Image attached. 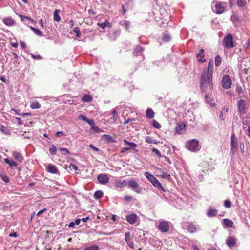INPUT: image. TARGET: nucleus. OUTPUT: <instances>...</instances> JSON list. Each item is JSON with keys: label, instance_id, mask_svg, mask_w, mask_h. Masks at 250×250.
Segmentation results:
<instances>
[{"label": "nucleus", "instance_id": "obj_2", "mask_svg": "<svg viewBox=\"0 0 250 250\" xmlns=\"http://www.w3.org/2000/svg\"><path fill=\"white\" fill-rule=\"evenodd\" d=\"M212 6L213 8V11L218 14L223 13L227 7L226 3L224 2H220L218 1H215L212 2Z\"/></svg>", "mask_w": 250, "mask_h": 250}, {"label": "nucleus", "instance_id": "obj_13", "mask_svg": "<svg viewBox=\"0 0 250 250\" xmlns=\"http://www.w3.org/2000/svg\"><path fill=\"white\" fill-rule=\"evenodd\" d=\"M46 170L51 174H58L59 173L56 166L54 165L49 164L46 167Z\"/></svg>", "mask_w": 250, "mask_h": 250}, {"label": "nucleus", "instance_id": "obj_35", "mask_svg": "<svg viewBox=\"0 0 250 250\" xmlns=\"http://www.w3.org/2000/svg\"><path fill=\"white\" fill-rule=\"evenodd\" d=\"M21 19L22 21H23L25 19L26 20H28L29 21H32L33 22H35V21L33 20L31 17L26 16H23V15H20Z\"/></svg>", "mask_w": 250, "mask_h": 250}, {"label": "nucleus", "instance_id": "obj_26", "mask_svg": "<svg viewBox=\"0 0 250 250\" xmlns=\"http://www.w3.org/2000/svg\"><path fill=\"white\" fill-rule=\"evenodd\" d=\"M217 210L215 209H211L209 210L208 213L207 215L209 217L215 216L217 215Z\"/></svg>", "mask_w": 250, "mask_h": 250}, {"label": "nucleus", "instance_id": "obj_23", "mask_svg": "<svg viewBox=\"0 0 250 250\" xmlns=\"http://www.w3.org/2000/svg\"><path fill=\"white\" fill-rule=\"evenodd\" d=\"M223 224L227 227H232L233 225V222L230 219H224L223 220Z\"/></svg>", "mask_w": 250, "mask_h": 250}, {"label": "nucleus", "instance_id": "obj_30", "mask_svg": "<svg viewBox=\"0 0 250 250\" xmlns=\"http://www.w3.org/2000/svg\"><path fill=\"white\" fill-rule=\"evenodd\" d=\"M120 25L125 27L126 30H128L129 28L130 23L127 21H123L120 22Z\"/></svg>", "mask_w": 250, "mask_h": 250}, {"label": "nucleus", "instance_id": "obj_46", "mask_svg": "<svg viewBox=\"0 0 250 250\" xmlns=\"http://www.w3.org/2000/svg\"><path fill=\"white\" fill-rule=\"evenodd\" d=\"M130 232H126L125 235V240L126 242H127L130 240Z\"/></svg>", "mask_w": 250, "mask_h": 250}, {"label": "nucleus", "instance_id": "obj_28", "mask_svg": "<svg viewBox=\"0 0 250 250\" xmlns=\"http://www.w3.org/2000/svg\"><path fill=\"white\" fill-rule=\"evenodd\" d=\"M222 62V59L219 55H217L215 58V65L216 67L220 65Z\"/></svg>", "mask_w": 250, "mask_h": 250}, {"label": "nucleus", "instance_id": "obj_8", "mask_svg": "<svg viewBox=\"0 0 250 250\" xmlns=\"http://www.w3.org/2000/svg\"><path fill=\"white\" fill-rule=\"evenodd\" d=\"M127 184L128 187L136 193H141L142 192V188L140 187L138 184L134 180H129Z\"/></svg>", "mask_w": 250, "mask_h": 250}, {"label": "nucleus", "instance_id": "obj_3", "mask_svg": "<svg viewBox=\"0 0 250 250\" xmlns=\"http://www.w3.org/2000/svg\"><path fill=\"white\" fill-rule=\"evenodd\" d=\"M145 175L151 182L154 186L156 187L159 189H160L162 191H165L162 184L154 176L148 172H146L145 173Z\"/></svg>", "mask_w": 250, "mask_h": 250}, {"label": "nucleus", "instance_id": "obj_36", "mask_svg": "<svg viewBox=\"0 0 250 250\" xmlns=\"http://www.w3.org/2000/svg\"><path fill=\"white\" fill-rule=\"evenodd\" d=\"M73 31L76 33V37L78 38H80L81 36V33L80 32V30L79 27H75Z\"/></svg>", "mask_w": 250, "mask_h": 250}, {"label": "nucleus", "instance_id": "obj_44", "mask_svg": "<svg viewBox=\"0 0 250 250\" xmlns=\"http://www.w3.org/2000/svg\"><path fill=\"white\" fill-rule=\"evenodd\" d=\"M224 206L228 208H230L231 207V203L229 200H225L224 201Z\"/></svg>", "mask_w": 250, "mask_h": 250}, {"label": "nucleus", "instance_id": "obj_27", "mask_svg": "<svg viewBox=\"0 0 250 250\" xmlns=\"http://www.w3.org/2000/svg\"><path fill=\"white\" fill-rule=\"evenodd\" d=\"M30 107L32 109H39L41 107V105L38 102H32L31 103Z\"/></svg>", "mask_w": 250, "mask_h": 250}, {"label": "nucleus", "instance_id": "obj_10", "mask_svg": "<svg viewBox=\"0 0 250 250\" xmlns=\"http://www.w3.org/2000/svg\"><path fill=\"white\" fill-rule=\"evenodd\" d=\"M97 180L102 185L107 184L109 181L107 175L105 173H102L98 175Z\"/></svg>", "mask_w": 250, "mask_h": 250}, {"label": "nucleus", "instance_id": "obj_56", "mask_svg": "<svg viewBox=\"0 0 250 250\" xmlns=\"http://www.w3.org/2000/svg\"><path fill=\"white\" fill-rule=\"evenodd\" d=\"M127 244L128 245V246L131 248H134V243L131 241L130 240L129 241H128L127 242H126Z\"/></svg>", "mask_w": 250, "mask_h": 250}, {"label": "nucleus", "instance_id": "obj_4", "mask_svg": "<svg viewBox=\"0 0 250 250\" xmlns=\"http://www.w3.org/2000/svg\"><path fill=\"white\" fill-rule=\"evenodd\" d=\"M223 45L227 48H232L235 46L232 34L229 33L224 37L223 40Z\"/></svg>", "mask_w": 250, "mask_h": 250}, {"label": "nucleus", "instance_id": "obj_19", "mask_svg": "<svg viewBox=\"0 0 250 250\" xmlns=\"http://www.w3.org/2000/svg\"><path fill=\"white\" fill-rule=\"evenodd\" d=\"M185 127V125L183 123L178 124L175 127V132L177 134H181Z\"/></svg>", "mask_w": 250, "mask_h": 250}, {"label": "nucleus", "instance_id": "obj_49", "mask_svg": "<svg viewBox=\"0 0 250 250\" xmlns=\"http://www.w3.org/2000/svg\"><path fill=\"white\" fill-rule=\"evenodd\" d=\"M146 141L148 143H155L154 140L150 137H146Z\"/></svg>", "mask_w": 250, "mask_h": 250}, {"label": "nucleus", "instance_id": "obj_34", "mask_svg": "<svg viewBox=\"0 0 250 250\" xmlns=\"http://www.w3.org/2000/svg\"><path fill=\"white\" fill-rule=\"evenodd\" d=\"M97 25L98 26L100 27L101 28L104 29H105L106 27L109 26V23L107 21H106L105 22L102 23H98Z\"/></svg>", "mask_w": 250, "mask_h": 250}, {"label": "nucleus", "instance_id": "obj_61", "mask_svg": "<svg viewBox=\"0 0 250 250\" xmlns=\"http://www.w3.org/2000/svg\"><path fill=\"white\" fill-rule=\"evenodd\" d=\"M132 199V197L131 196H126L124 197V200L126 201H131Z\"/></svg>", "mask_w": 250, "mask_h": 250}, {"label": "nucleus", "instance_id": "obj_51", "mask_svg": "<svg viewBox=\"0 0 250 250\" xmlns=\"http://www.w3.org/2000/svg\"><path fill=\"white\" fill-rule=\"evenodd\" d=\"M31 56H32V57L33 58L35 59L40 60V59H42V57L40 55H34L33 54H31Z\"/></svg>", "mask_w": 250, "mask_h": 250}, {"label": "nucleus", "instance_id": "obj_20", "mask_svg": "<svg viewBox=\"0 0 250 250\" xmlns=\"http://www.w3.org/2000/svg\"><path fill=\"white\" fill-rule=\"evenodd\" d=\"M4 23L7 26H12L14 23V20L9 17H7L3 20Z\"/></svg>", "mask_w": 250, "mask_h": 250}, {"label": "nucleus", "instance_id": "obj_40", "mask_svg": "<svg viewBox=\"0 0 250 250\" xmlns=\"http://www.w3.org/2000/svg\"><path fill=\"white\" fill-rule=\"evenodd\" d=\"M171 39V36L169 34H165L163 37L162 40L165 42H167L170 41Z\"/></svg>", "mask_w": 250, "mask_h": 250}, {"label": "nucleus", "instance_id": "obj_25", "mask_svg": "<svg viewBox=\"0 0 250 250\" xmlns=\"http://www.w3.org/2000/svg\"><path fill=\"white\" fill-rule=\"evenodd\" d=\"M146 115L148 118L152 119L154 116V113L151 109H147L146 111Z\"/></svg>", "mask_w": 250, "mask_h": 250}, {"label": "nucleus", "instance_id": "obj_54", "mask_svg": "<svg viewBox=\"0 0 250 250\" xmlns=\"http://www.w3.org/2000/svg\"><path fill=\"white\" fill-rule=\"evenodd\" d=\"M128 8V6L127 4H125L124 5L122 6V9H123V14L124 15L125 14L126 9Z\"/></svg>", "mask_w": 250, "mask_h": 250}, {"label": "nucleus", "instance_id": "obj_22", "mask_svg": "<svg viewBox=\"0 0 250 250\" xmlns=\"http://www.w3.org/2000/svg\"><path fill=\"white\" fill-rule=\"evenodd\" d=\"M60 11L58 9H56L55 10L53 15V19L55 21L57 22H59L61 20V17L59 15V13Z\"/></svg>", "mask_w": 250, "mask_h": 250}, {"label": "nucleus", "instance_id": "obj_14", "mask_svg": "<svg viewBox=\"0 0 250 250\" xmlns=\"http://www.w3.org/2000/svg\"><path fill=\"white\" fill-rule=\"evenodd\" d=\"M187 230L191 233H193L197 231V227L192 223H188Z\"/></svg>", "mask_w": 250, "mask_h": 250}, {"label": "nucleus", "instance_id": "obj_55", "mask_svg": "<svg viewBox=\"0 0 250 250\" xmlns=\"http://www.w3.org/2000/svg\"><path fill=\"white\" fill-rule=\"evenodd\" d=\"M79 117V118L82 119V120L86 121V122H87V121H88V120L89 119L87 118V117L85 115H83L82 114H80Z\"/></svg>", "mask_w": 250, "mask_h": 250}, {"label": "nucleus", "instance_id": "obj_57", "mask_svg": "<svg viewBox=\"0 0 250 250\" xmlns=\"http://www.w3.org/2000/svg\"><path fill=\"white\" fill-rule=\"evenodd\" d=\"M2 179L5 183H8L9 182V179L7 176H3L2 177Z\"/></svg>", "mask_w": 250, "mask_h": 250}, {"label": "nucleus", "instance_id": "obj_9", "mask_svg": "<svg viewBox=\"0 0 250 250\" xmlns=\"http://www.w3.org/2000/svg\"><path fill=\"white\" fill-rule=\"evenodd\" d=\"M238 141L237 138L234 134L231 135V152L232 154H234L237 149Z\"/></svg>", "mask_w": 250, "mask_h": 250}, {"label": "nucleus", "instance_id": "obj_58", "mask_svg": "<svg viewBox=\"0 0 250 250\" xmlns=\"http://www.w3.org/2000/svg\"><path fill=\"white\" fill-rule=\"evenodd\" d=\"M20 45H21V47L23 49H25V48L26 47V44L25 43V42L23 41H20Z\"/></svg>", "mask_w": 250, "mask_h": 250}, {"label": "nucleus", "instance_id": "obj_24", "mask_svg": "<svg viewBox=\"0 0 250 250\" xmlns=\"http://www.w3.org/2000/svg\"><path fill=\"white\" fill-rule=\"evenodd\" d=\"M143 49L140 46H137L134 50V54L135 56L141 55L142 53Z\"/></svg>", "mask_w": 250, "mask_h": 250}, {"label": "nucleus", "instance_id": "obj_50", "mask_svg": "<svg viewBox=\"0 0 250 250\" xmlns=\"http://www.w3.org/2000/svg\"><path fill=\"white\" fill-rule=\"evenodd\" d=\"M196 57L199 61L202 62V59L204 57V54L199 53L197 54Z\"/></svg>", "mask_w": 250, "mask_h": 250}, {"label": "nucleus", "instance_id": "obj_15", "mask_svg": "<svg viewBox=\"0 0 250 250\" xmlns=\"http://www.w3.org/2000/svg\"><path fill=\"white\" fill-rule=\"evenodd\" d=\"M127 185L125 180L121 181V180H117L115 183V187L117 188H122L125 187Z\"/></svg>", "mask_w": 250, "mask_h": 250}, {"label": "nucleus", "instance_id": "obj_37", "mask_svg": "<svg viewBox=\"0 0 250 250\" xmlns=\"http://www.w3.org/2000/svg\"><path fill=\"white\" fill-rule=\"evenodd\" d=\"M246 4V2L245 0H238L237 2V4L238 7H242L244 6Z\"/></svg>", "mask_w": 250, "mask_h": 250}, {"label": "nucleus", "instance_id": "obj_6", "mask_svg": "<svg viewBox=\"0 0 250 250\" xmlns=\"http://www.w3.org/2000/svg\"><path fill=\"white\" fill-rule=\"evenodd\" d=\"M238 112L240 115H243L247 112V108L246 104V101L240 99L237 104Z\"/></svg>", "mask_w": 250, "mask_h": 250}, {"label": "nucleus", "instance_id": "obj_31", "mask_svg": "<svg viewBox=\"0 0 250 250\" xmlns=\"http://www.w3.org/2000/svg\"><path fill=\"white\" fill-rule=\"evenodd\" d=\"M49 151L51 155H54L56 154L57 147L54 145H52L51 147L49 148Z\"/></svg>", "mask_w": 250, "mask_h": 250}, {"label": "nucleus", "instance_id": "obj_32", "mask_svg": "<svg viewBox=\"0 0 250 250\" xmlns=\"http://www.w3.org/2000/svg\"><path fill=\"white\" fill-rule=\"evenodd\" d=\"M30 28L37 35L40 36H42L43 34L42 32L39 29H36L32 26H30Z\"/></svg>", "mask_w": 250, "mask_h": 250}, {"label": "nucleus", "instance_id": "obj_39", "mask_svg": "<svg viewBox=\"0 0 250 250\" xmlns=\"http://www.w3.org/2000/svg\"><path fill=\"white\" fill-rule=\"evenodd\" d=\"M84 250H99V247L96 245H93L84 249Z\"/></svg>", "mask_w": 250, "mask_h": 250}, {"label": "nucleus", "instance_id": "obj_17", "mask_svg": "<svg viewBox=\"0 0 250 250\" xmlns=\"http://www.w3.org/2000/svg\"><path fill=\"white\" fill-rule=\"evenodd\" d=\"M236 243V239L233 237H229L226 240V244L229 247H232Z\"/></svg>", "mask_w": 250, "mask_h": 250}, {"label": "nucleus", "instance_id": "obj_64", "mask_svg": "<svg viewBox=\"0 0 250 250\" xmlns=\"http://www.w3.org/2000/svg\"><path fill=\"white\" fill-rule=\"evenodd\" d=\"M240 147L241 151L242 153L244 152V144L243 143H241L240 144Z\"/></svg>", "mask_w": 250, "mask_h": 250}, {"label": "nucleus", "instance_id": "obj_7", "mask_svg": "<svg viewBox=\"0 0 250 250\" xmlns=\"http://www.w3.org/2000/svg\"><path fill=\"white\" fill-rule=\"evenodd\" d=\"M222 85L224 88H229L232 84V81L230 77L228 75H225L223 76L222 81Z\"/></svg>", "mask_w": 250, "mask_h": 250}, {"label": "nucleus", "instance_id": "obj_53", "mask_svg": "<svg viewBox=\"0 0 250 250\" xmlns=\"http://www.w3.org/2000/svg\"><path fill=\"white\" fill-rule=\"evenodd\" d=\"M161 176L164 178L169 179L170 175L167 172H164L161 175Z\"/></svg>", "mask_w": 250, "mask_h": 250}, {"label": "nucleus", "instance_id": "obj_45", "mask_svg": "<svg viewBox=\"0 0 250 250\" xmlns=\"http://www.w3.org/2000/svg\"><path fill=\"white\" fill-rule=\"evenodd\" d=\"M112 117L111 118V119L113 121H116V120H117V117H116V115L117 114V112H116V109H114L112 112Z\"/></svg>", "mask_w": 250, "mask_h": 250}, {"label": "nucleus", "instance_id": "obj_11", "mask_svg": "<svg viewBox=\"0 0 250 250\" xmlns=\"http://www.w3.org/2000/svg\"><path fill=\"white\" fill-rule=\"evenodd\" d=\"M159 229L162 232H167L169 230V226L166 221L161 222L159 225Z\"/></svg>", "mask_w": 250, "mask_h": 250}, {"label": "nucleus", "instance_id": "obj_62", "mask_svg": "<svg viewBox=\"0 0 250 250\" xmlns=\"http://www.w3.org/2000/svg\"><path fill=\"white\" fill-rule=\"evenodd\" d=\"M236 90L239 93H241L243 91V89L241 86H237L236 87Z\"/></svg>", "mask_w": 250, "mask_h": 250}, {"label": "nucleus", "instance_id": "obj_42", "mask_svg": "<svg viewBox=\"0 0 250 250\" xmlns=\"http://www.w3.org/2000/svg\"><path fill=\"white\" fill-rule=\"evenodd\" d=\"M152 125L156 128H160L161 127L160 124L156 120L152 121Z\"/></svg>", "mask_w": 250, "mask_h": 250}, {"label": "nucleus", "instance_id": "obj_52", "mask_svg": "<svg viewBox=\"0 0 250 250\" xmlns=\"http://www.w3.org/2000/svg\"><path fill=\"white\" fill-rule=\"evenodd\" d=\"M63 135H64V133L62 131H58L55 133V136L57 137H61Z\"/></svg>", "mask_w": 250, "mask_h": 250}, {"label": "nucleus", "instance_id": "obj_5", "mask_svg": "<svg viewBox=\"0 0 250 250\" xmlns=\"http://www.w3.org/2000/svg\"><path fill=\"white\" fill-rule=\"evenodd\" d=\"M187 147L191 151H197L200 150L199 142L194 139L190 140L186 144Z\"/></svg>", "mask_w": 250, "mask_h": 250}, {"label": "nucleus", "instance_id": "obj_18", "mask_svg": "<svg viewBox=\"0 0 250 250\" xmlns=\"http://www.w3.org/2000/svg\"><path fill=\"white\" fill-rule=\"evenodd\" d=\"M103 138H104L107 143L116 142V140L109 135L104 134L103 135Z\"/></svg>", "mask_w": 250, "mask_h": 250}, {"label": "nucleus", "instance_id": "obj_29", "mask_svg": "<svg viewBox=\"0 0 250 250\" xmlns=\"http://www.w3.org/2000/svg\"><path fill=\"white\" fill-rule=\"evenodd\" d=\"M103 192L101 190H97L94 193V198L98 199L102 198L103 196Z\"/></svg>", "mask_w": 250, "mask_h": 250}, {"label": "nucleus", "instance_id": "obj_21", "mask_svg": "<svg viewBox=\"0 0 250 250\" xmlns=\"http://www.w3.org/2000/svg\"><path fill=\"white\" fill-rule=\"evenodd\" d=\"M13 157L16 160H17L19 162L21 163L22 162L23 158L22 157L21 155L18 152H14L13 153Z\"/></svg>", "mask_w": 250, "mask_h": 250}, {"label": "nucleus", "instance_id": "obj_48", "mask_svg": "<svg viewBox=\"0 0 250 250\" xmlns=\"http://www.w3.org/2000/svg\"><path fill=\"white\" fill-rule=\"evenodd\" d=\"M0 129L2 132H4L6 134H8L9 133V131L6 130V127L3 125H1Z\"/></svg>", "mask_w": 250, "mask_h": 250}, {"label": "nucleus", "instance_id": "obj_1", "mask_svg": "<svg viewBox=\"0 0 250 250\" xmlns=\"http://www.w3.org/2000/svg\"><path fill=\"white\" fill-rule=\"evenodd\" d=\"M200 86L203 92L211 91L213 89L212 74L202 73L200 78Z\"/></svg>", "mask_w": 250, "mask_h": 250}, {"label": "nucleus", "instance_id": "obj_12", "mask_svg": "<svg viewBox=\"0 0 250 250\" xmlns=\"http://www.w3.org/2000/svg\"><path fill=\"white\" fill-rule=\"evenodd\" d=\"M126 220L130 224H134L137 220V215L134 213L127 215L126 216Z\"/></svg>", "mask_w": 250, "mask_h": 250}, {"label": "nucleus", "instance_id": "obj_41", "mask_svg": "<svg viewBox=\"0 0 250 250\" xmlns=\"http://www.w3.org/2000/svg\"><path fill=\"white\" fill-rule=\"evenodd\" d=\"M59 150L61 151L62 154H67L70 153L69 151L65 148L60 147L59 148Z\"/></svg>", "mask_w": 250, "mask_h": 250}, {"label": "nucleus", "instance_id": "obj_59", "mask_svg": "<svg viewBox=\"0 0 250 250\" xmlns=\"http://www.w3.org/2000/svg\"><path fill=\"white\" fill-rule=\"evenodd\" d=\"M69 168H72V169L75 170V171H77L78 169V167L75 165L71 164L70 166H69Z\"/></svg>", "mask_w": 250, "mask_h": 250}, {"label": "nucleus", "instance_id": "obj_47", "mask_svg": "<svg viewBox=\"0 0 250 250\" xmlns=\"http://www.w3.org/2000/svg\"><path fill=\"white\" fill-rule=\"evenodd\" d=\"M152 151L156 155H157L159 157H162L163 156L161 155L160 152L156 148H153Z\"/></svg>", "mask_w": 250, "mask_h": 250}, {"label": "nucleus", "instance_id": "obj_60", "mask_svg": "<svg viewBox=\"0 0 250 250\" xmlns=\"http://www.w3.org/2000/svg\"><path fill=\"white\" fill-rule=\"evenodd\" d=\"M87 123H88L91 126H94V122L93 119H88L87 121Z\"/></svg>", "mask_w": 250, "mask_h": 250}, {"label": "nucleus", "instance_id": "obj_16", "mask_svg": "<svg viewBox=\"0 0 250 250\" xmlns=\"http://www.w3.org/2000/svg\"><path fill=\"white\" fill-rule=\"evenodd\" d=\"M213 62L212 60H210L208 63V65L207 70H205L203 71L202 73H206L208 74H212L213 71Z\"/></svg>", "mask_w": 250, "mask_h": 250}, {"label": "nucleus", "instance_id": "obj_33", "mask_svg": "<svg viewBox=\"0 0 250 250\" xmlns=\"http://www.w3.org/2000/svg\"><path fill=\"white\" fill-rule=\"evenodd\" d=\"M124 141L125 145H128L129 146V147H130V149L131 148H135L137 146V145L133 142H129L126 140H124Z\"/></svg>", "mask_w": 250, "mask_h": 250}, {"label": "nucleus", "instance_id": "obj_38", "mask_svg": "<svg viewBox=\"0 0 250 250\" xmlns=\"http://www.w3.org/2000/svg\"><path fill=\"white\" fill-rule=\"evenodd\" d=\"M91 129L93 130L94 133H100L103 132V130L97 126H92Z\"/></svg>", "mask_w": 250, "mask_h": 250}, {"label": "nucleus", "instance_id": "obj_63", "mask_svg": "<svg viewBox=\"0 0 250 250\" xmlns=\"http://www.w3.org/2000/svg\"><path fill=\"white\" fill-rule=\"evenodd\" d=\"M4 161L5 163L9 165L10 166H11L12 161L10 160L9 159H7V158H5L4 159Z\"/></svg>", "mask_w": 250, "mask_h": 250}, {"label": "nucleus", "instance_id": "obj_43", "mask_svg": "<svg viewBox=\"0 0 250 250\" xmlns=\"http://www.w3.org/2000/svg\"><path fill=\"white\" fill-rule=\"evenodd\" d=\"M91 97L87 95H85L82 98V101L83 102H88L91 100Z\"/></svg>", "mask_w": 250, "mask_h": 250}]
</instances>
